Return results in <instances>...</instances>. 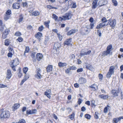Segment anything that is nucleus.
Masks as SVG:
<instances>
[{
	"label": "nucleus",
	"instance_id": "nucleus-1",
	"mask_svg": "<svg viewBox=\"0 0 123 123\" xmlns=\"http://www.w3.org/2000/svg\"><path fill=\"white\" fill-rule=\"evenodd\" d=\"M10 113L8 111H3L1 110L0 117L1 119H2L8 118L10 116Z\"/></svg>",
	"mask_w": 123,
	"mask_h": 123
},
{
	"label": "nucleus",
	"instance_id": "nucleus-2",
	"mask_svg": "<svg viewBox=\"0 0 123 123\" xmlns=\"http://www.w3.org/2000/svg\"><path fill=\"white\" fill-rule=\"evenodd\" d=\"M89 27V26L87 25L80 32V33L83 35H87L90 31Z\"/></svg>",
	"mask_w": 123,
	"mask_h": 123
},
{
	"label": "nucleus",
	"instance_id": "nucleus-3",
	"mask_svg": "<svg viewBox=\"0 0 123 123\" xmlns=\"http://www.w3.org/2000/svg\"><path fill=\"white\" fill-rule=\"evenodd\" d=\"M115 67L113 66H111L109 68L108 72L106 75L107 78H110L111 75L114 74Z\"/></svg>",
	"mask_w": 123,
	"mask_h": 123
},
{
	"label": "nucleus",
	"instance_id": "nucleus-4",
	"mask_svg": "<svg viewBox=\"0 0 123 123\" xmlns=\"http://www.w3.org/2000/svg\"><path fill=\"white\" fill-rule=\"evenodd\" d=\"M108 21V24H109L110 26L112 28H114L116 24V21L115 19L112 20L110 19Z\"/></svg>",
	"mask_w": 123,
	"mask_h": 123
},
{
	"label": "nucleus",
	"instance_id": "nucleus-5",
	"mask_svg": "<svg viewBox=\"0 0 123 123\" xmlns=\"http://www.w3.org/2000/svg\"><path fill=\"white\" fill-rule=\"evenodd\" d=\"M91 52V51L90 50H89L87 52H86L85 49H82L81 50L80 55V56L81 57L84 55H89Z\"/></svg>",
	"mask_w": 123,
	"mask_h": 123
},
{
	"label": "nucleus",
	"instance_id": "nucleus-6",
	"mask_svg": "<svg viewBox=\"0 0 123 123\" xmlns=\"http://www.w3.org/2000/svg\"><path fill=\"white\" fill-rule=\"evenodd\" d=\"M37 74L35 75V77L38 79H40L42 77V76L40 74L41 70L39 68L36 70Z\"/></svg>",
	"mask_w": 123,
	"mask_h": 123
},
{
	"label": "nucleus",
	"instance_id": "nucleus-7",
	"mask_svg": "<svg viewBox=\"0 0 123 123\" xmlns=\"http://www.w3.org/2000/svg\"><path fill=\"white\" fill-rule=\"evenodd\" d=\"M19 64L18 60V59H15L13 61H11V65H13L14 66H16Z\"/></svg>",
	"mask_w": 123,
	"mask_h": 123
},
{
	"label": "nucleus",
	"instance_id": "nucleus-8",
	"mask_svg": "<svg viewBox=\"0 0 123 123\" xmlns=\"http://www.w3.org/2000/svg\"><path fill=\"white\" fill-rule=\"evenodd\" d=\"M12 75L11 70L9 69L7 70L6 73V78L8 79H10Z\"/></svg>",
	"mask_w": 123,
	"mask_h": 123
},
{
	"label": "nucleus",
	"instance_id": "nucleus-9",
	"mask_svg": "<svg viewBox=\"0 0 123 123\" xmlns=\"http://www.w3.org/2000/svg\"><path fill=\"white\" fill-rule=\"evenodd\" d=\"M86 82V79L83 77L80 78L79 80V82L80 84H83L85 83Z\"/></svg>",
	"mask_w": 123,
	"mask_h": 123
},
{
	"label": "nucleus",
	"instance_id": "nucleus-10",
	"mask_svg": "<svg viewBox=\"0 0 123 123\" xmlns=\"http://www.w3.org/2000/svg\"><path fill=\"white\" fill-rule=\"evenodd\" d=\"M119 92L120 91L119 90H112L111 91V92L114 97H116L118 96V94L119 93Z\"/></svg>",
	"mask_w": 123,
	"mask_h": 123
},
{
	"label": "nucleus",
	"instance_id": "nucleus-11",
	"mask_svg": "<svg viewBox=\"0 0 123 123\" xmlns=\"http://www.w3.org/2000/svg\"><path fill=\"white\" fill-rule=\"evenodd\" d=\"M45 95L49 99L50 98L51 95V90H47L44 93Z\"/></svg>",
	"mask_w": 123,
	"mask_h": 123
},
{
	"label": "nucleus",
	"instance_id": "nucleus-12",
	"mask_svg": "<svg viewBox=\"0 0 123 123\" xmlns=\"http://www.w3.org/2000/svg\"><path fill=\"white\" fill-rule=\"evenodd\" d=\"M37 112V110L36 109H33L29 111H27L26 112V114H32L36 113Z\"/></svg>",
	"mask_w": 123,
	"mask_h": 123
},
{
	"label": "nucleus",
	"instance_id": "nucleus-13",
	"mask_svg": "<svg viewBox=\"0 0 123 123\" xmlns=\"http://www.w3.org/2000/svg\"><path fill=\"white\" fill-rule=\"evenodd\" d=\"M43 57L42 54L40 53H38L36 55V59L38 61H40Z\"/></svg>",
	"mask_w": 123,
	"mask_h": 123
},
{
	"label": "nucleus",
	"instance_id": "nucleus-14",
	"mask_svg": "<svg viewBox=\"0 0 123 123\" xmlns=\"http://www.w3.org/2000/svg\"><path fill=\"white\" fill-rule=\"evenodd\" d=\"M107 3V1L106 0H103L100 1L99 2V4L100 6L105 5Z\"/></svg>",
	"mask_w": 123,
	"mask_h": 123
},
{
	"label": "nucleus",
	"instance_id": "nucleus-15",
	"mask_svg": "<svg viewBox=\"0 0 123 123\" xmlns=\"http://www.w3.org/2000/svg\"><path fill=\"white\" fill-rule=\"evenodd\" d=\"M72 41V38H69L66 40L64 43V45H68L70 44Z\"/></svg>",
	"mask_w": 123,
	"mask_h": 123
},
{
	"label": "nucleus",
	"instance_id": "nucleus-16",
	"mask_svg": "<svg viewBox=\"0 0 123 123\" xmlns=\"http://www.w3.org/2000/svg\"><path fill=\"white\" fill-rule=\"evenodd\" d=\"M72 16L71 13H67L66 14L65 16L63 17L65 19H69L71 18Z\"/></svg>",
	"mask_w": 123,
	"mask_h": 123
},
{
	"label": "nucleus",
	"instance_id": "nucleus-17",
	"mask_svg": "<svg viewBox=\"0 0 123 123\" xmlns=\"http://www.w3.org/2000/svg\"><path fill=\"white\" fill-rule=\"evenodd\" d=\"M108 25V24H106L105 23H104V22H102L101 23H100L99 25H98L96 28L97 29H98L101 28L103 27L105 25Z\"/></svg>",
	"mask_w": 123,
	"mask_h": 123
},
{
	"label": "nucleus",
	"instance_id": "nucleus-18",
	"mask_svg": "<svg viewBox=\"0 0 123 123\" xmlns=\"http://www.w3.org/2000/svg\"><path fill=\"white\" fill-rule=\"evenodd\" d=\"M12 7L14 9H18L20 7L19 3H14L12 6Z\"/></svg>",
	"mask_w": 123,
	"mask_h": 123
},
{
	"label": "nucleus",
	"instance_id": "nucleus-19",
	"mask_svg": "<svg viewBox=\"0 0 123 123\" xmlns=\"http://www.w3.org/2000/svg\"><path fill=\"white\" fill-rule=\"evenodd\" d=\"M20 106L19 104L17 103L14 104L12 107V110L14 111L18 108Z\"/></svg>",
	"mask_w": 123,
	"mask_h": 123
},
{
	"label": "nucleus",
	"instance_id": "nucleus-20",
	"mask_svg": "<svg viewBox=\"0 0 123 123\" xmlns=\"http://www.w3.org/2000/svg\"><path fill=\"white\" fill-rule=\"evenodd\" d=\"M98 0H94L93 1L92 3V9H95L97 7V2Z\"/></svg>",
	"mask_w": 123,
	"mask_h": 123
},
{
	"label": "nucleus",
	"instance_id": "nucleus-21",
	"mask_svg": "<svg viewBox=\"0 0 123 123\" xmlns=\"http://www.w3.org/2000/svg\"><path fill=\"white\" fill-rule=\"evenodd\" d=\"M42 34L40 32H38L35 35V37L39 40H40L42 36Z\"/></svg>",
	"mask_w": 123,
	"mask_h": 123
},
{
	"label": "nucleus",
	"instance_id": "nucleus-22",
	"mask_svg": "<svg viewBox=\"0 0 123 123\" xmlns=\"http://www.w3.org/2000/svg\"><path fill=\"white\" fill-rule=\"evenodd\" d=\"M53 66L51 65H48L46 68L47 71V72H49L52 71L53 69Z\"/></svg>",
	"mask_w": 123,
	"mask_h": 123
},
{
	"label": "nucleus",
	"instance_id": "nucleus-23",
	"mask_svg": "<svg viewBox=\"0 0 123 123\" xmlns=\"http://www.w3.org/2000/svg\"><path fill=\"white\" fill-rule=\"evenodd\" d=\"M77 31L75 29H72L68 31L67 34L68 35H70L72 34L75 33Z\"/></svg>",
	"mask_w": 123,
	"mask_h": 123
},
{
	"label": "nucleus",
	"instance_id": "nucleus-24",
	"mask_svg": "<svg viewBox=\"0 0 123 123\" xmlns=\"http://www.w3.org/2000/svg\"><path fill=\"white\" fill-rule=\"evenodd\" d=\"M99 97V98H101L103 99H106L108 98V95H104V94H102L98 96Z\"/></svg>",
	"mask_w": 123,
	"mask_h": 123
},
{
	"label": "nucleus",
	"instance_id": "nucleus-25",
	"mask_svg": "<svg viewBox=\"0 0 123 123\" xmlns=\"http://www.w3.org/2000/svg\"><path fill=\"white\" fill-rule=\"evenodd\" d=\"M111 53L110 51L107 50L106 51L103 52V55L104 56H106L109 54H110Z\"/></svg>",
	"mask_w": 123,
	"mask_h": 123
},
{
	"label": "nucleus",
	"instance_id": "nucleus-26",
	"mask_svg": "<svg viewBox=\"0 0 123 123\" xmlns=\"http://www.w3.org/2000/svg\"><path fill=\"white\" fill-rule=\"evenodd\" d=\"M90 87L92 88L94 91L96 90L98 88V86L95 84L92 85Z\"/></svg>",
	"mask_w": 123,
	"mask_h": 123
},
{
	"label": "nucleus",
	"instance_id": "nucleus-27",
	"mask_svg": "<svg viewBox=\"0 0 123 123\" xmlns=\"http://www.w3.org/2000/svg\"><path fill=\"white\" fill-rule=\"evenodd\" d=\"M40 12L37 11H35L31 13V15L34 16H37L40 14Z\"/></svg>",
	"mask_w": 123,
	"mask_h": 123
},
{
	"label": "nucleus",
	"instance_id": "nucleus-28",
	"mask_svg": "<svg viewBox=\"0 0 123 123\" xmlns=\"http://www.w3.org/2000/svg\"><path fill=\"white\" fill-rule=\"evenodd\" d=\"M58 65L59 67H63L66 66L67 65V64L65 63L60 62L58 63Z\"/></svg>",
	"mask_w": 123,
	"mask_h": 123
},
{
	"label": "nucleus",
	"instance_id": "nucleus-29",
	"mask_svg": "<svg viewBox=\"0 0 123 123\" xmlns=\"http://www.w3.org/2000/svg\"><path fill=\"white\" fill-rule=\"evenodd\" d=\"M60 45L59 43H55L54 44V49H57L60 47Z\"/></svg>",
	"mask_w": 123,
	"mask_h": 123
},
{
	"label": "nucleus",
	"instance_id": "nucleus-30",
	"mask_svg": "<svg viewBox=\"0 0 123 123\" xmlns=\"http://www.w3.org/2000/svg\"><path fill=\"white\" fill-rule=\"evenodd\" d=\"M86 68L90 70H92L93 68L92 66L90 64H87L86 65Z\"/></svg>",
	"mask_w": 123,
	"mask_h": 123
},
{
	"label": "nucleus",
	"instance_id": "nucleus-31",
	"mask_svg": "<svg viewBox=\"0 0 123 123\" xmlns=\"http://www.w3.org/2000/svg\"><path fill=\"white\" fill-rule=\"evenodd\" d=\"M110 108V106L109 105H107V106L105 107L104 109V113H106L107 112L108 109Z\"/></svg>",
	"mask_w": 123,
	"mask_h": 123
},
{
	"label": "nucleus",
	"instance_id": "nucleus-32",
	"mask_svg": "<svg viewBox=\"0 0 123 123\" xmlns=\"http://www.w3.org/2000/svg\"><path fill=\"white\" fill-rule=\"evenodd\" d=\"M10 43V41L8 39H6L5 42V45L6 46L9 45Z\"/></svg>",
	"mask_w": 123,
	"mask_h": 123
},
{
	"label": "nucleus",
	"instance_id": "nucleus-33",
	"mask_svg": "<svg viewBox=\"0 0 123 123\" xmlns=\"http://www.w3.org/2000/svg\"><path fill=\"white\" fill-rule=\"evenodd\" d=\"M50 23V21H48L47 22L46 21L44 22V24L46 27L47 28H49V24Z\"/></svg>",
	"mask_w": 123,
	"mask_h": 123
},
{
	"label": "nucleus",
	"instance_id": "nucleus-34",
	"mask_svg": "<svg viewBox=\"0 0 123 123\" xmlns=\"http://www.w3.org/2000/svg\"><path fill=\"white\" fill-rule=\"evenodd\" d=\"M53 18L54 19L55 21H59V20L58 19V17L55 14H53L52 15Z\"/></svg>",
	"mask_w": 123,
	"mask_h": 123
},
{
	"label": "nucleus",
	"instance_id": "nucleus-35",
	"mask_svg": "<svg viewBox=\"0 0 123 123\" xmlns=\"http://www.w3.org/2000/svg\"><path fill=\"white\" fill-rule=\"evenodd\" d=\"M19 17V18L18 21L19 23H20L22 22L23 21V17L22 14H21L20 15Z\"/></svg>",
	"mask_w": 123,
	"mask_h": 123
},
{
	"label": "nucleus",
	"instance_id": "nucleus-36",
	"mask_svg": "<svg viewBox=\"0 0 123 123\" xmlns=\"http://www.w3.org/2000/svg\"><path fill=\"white\" fill-rule=\"evenodd\" d=\"M28 70V68L26 67H24L23 69V73L25 74L27 71Z\"/></svg>",
	"mask_w": 123,
	"mask_h": 123
},
{
	"label": "nucleus",
	"instance_id": "nucleus-37",
	"mask_svg": "<svg viewBox=\"0 0 123 123\" xmlns=\"http://www.w3.org/2000/svg\"><path fill=\"white\" fill-rule=\"evenodd\" d=\"M101 21L102 22H104V23H105L107 22L108 21V20H106V18L104 17L103 18L101 19Z\"/></svg>",
	"mask_w": 123,
	"mask_h": 123
},
{
	"label": "nucleus",
	"instance_id": "nucleus-38",
	"mask_svg": "<svg viewBox=\"0 0 123 123\" xmlns=\"http://www.w3.org/2000/svg\"><path fill=\"white\" fill-rule=\"evenodd\" d=\"M9 17L10 16L9 15L5 14L4 15V19L5 20H7L9 19Z\"/></svg>",
	"mask_w": 123,
	"mask_h": 123
},
{
	"label": "nucleus",
	"instance_id": "nucleus-39",
	"mask_svg": "<svg viewBox=\"0 0 123 123\" xmlns=\"http://www.w3.org/2000/svg\"><path fill=\"white\" fill-rule=\"evenodd\" d=\"M91 105L92 107L95 106V101L93 99L91 101Z\"/></svg>",
	"mask_w": 123,
	"mask_h": 123
},
{
	"label": "nucleus",
	"instance_id": "nucleus-40",
	"mask_svg": "<svg viewBox=\"0 0 123 123\" xmlns=\"http://www.w3.org/2000/svg\"><path fill=\"white\" fill-rule=\"evenodd\" d=\"M44 29V27L43 25L40 26L38 28V30L40 31H42Z\"/></svg>",
	"mask_w": 123,
	"mask_h": 123
},
{
	"label": "nucleus",
	"instance_id": "nucleus-41",
	"mask_svg": "<svg viewBox=\"0 0 123 123\" xmlns=\"http://www.w3.org/2000/svg\"><path fill=\"white\" fill-rule=\"evenodd\" d=\"M21 35V33L19 32H16L15 34V35L16 36H19Z\"/></svg>",
	"mask_w": 123,
	"mask_h": 123
},
{
	"label": "nucleus",
	"instance_id": "nucleus-42",
	"mask_svg": "<svg viewBox=\"0 0 123 123\" xmlns=\"http://www.w3.org/2000/svg\"><path fill=\"white\" fill-rule=\"evenodd\" d=\"M112 48V45H110L108 46L107 48V50H109L111 51V49Z\"/></svg>",
	"mask_w": 123,
	"mask_h": 123
},
{
	"label": "nucleus",
	"instance_id": "nucleus-43",
	"mask_svg": "<svg viewBox=\"0 0 123 123\" xmlns=\"http://www.w3.org/2000/svg\"><path fill=\"white\" fill-rule=\"evenodd\" d=\"M11 13V11L10 10H8L6 11V14L9 16Z\"/></svg>",
	"mask_w": 123,
	"mask_h": 123
},
{
	"label": "nucleus",
	"instance_id": "nucleus-44",
	"mask_svg": "<svg viewBox=\"0 0 123 123\" xmlns=\"http://www.w3.org/2000/svg\"><path fill=\"white\" fill-rule=\"evenodd\" d=\"M112 2L113 4V5L115 6H116L117 5V1L116 0H112Z\"/></svg>",
	"mask_w": 123,
	"mask_h": 123
},
{
	"label": "nucleus",
	"instance_id": "nucleus-45",
	"mask_svg": "<svg viewBox=\"0 0 123 123\" xmlns=\"http://www.w3.org/2000/svg\"><path fill=\"white\" fill-rule=\"evenodd\" d=\"M119 121L118 119L117 118H114L113 119V123H117Z\"/></svg>",
	"mask_w": 123,
	"mask_h": 123
},
{
	"label": "nucleus",
	"instance_id": "nucleus-46",
	"mask_svg": "<svg viewBox=\"0 0 123 123\" xmlns=\"http://www.w3.org/2000/svg\"><path fill=\"white\" fill-rule=\"evenodd\" d=\"M85 118L88 119H90L91 118V116L89 114H86L85 115Z\"/></svg>",
	"mask_w": 123,
	"mask_h": 123
},
{
	"label": "nucleus",
	"instance_id": "nucleus-47",
	"mask_svg": "<svg viewBox=\"0 0 123 123\" xmlns=\"http://www.w3.org/2000/svg\"><path fill=\"white\" fill-rule=\"evenodd\" d=\"M30 50L29 48V47L27 46L26 47L25 49V53H28L29 52Z\"/></svg>",
	"mask_w": 123,
	"mask_h": 123
},
{
	"label": "nucleus",
	"instance_id": "nucleus-48",
	"mask_svg": "<svg viewBox=\"0 0 123 123\" xmlns=\"http://www.w3.org/2000/svg\"><path fill=\"white\" fill-rule=\"evenodd\" d=\"M73 3V1L71 0H69L68 2V6H71Z\"/></svg>",
	"mask_w": 123,
	"mask_h": 123
},
{
	"label": "nucleus",
	"instance_id": "nucleus-49",
	"mask_svg": "<svg viewBox=\"0 0 123 123\" xmlns=\"http://www.w3.org/2000/svg\"><path fill=\"white\" fill-rule=\"evenodd\" d=\"M25 121L23 119H22L20 120L17 123H25Z\"/></svg>",
	"mask_w": 123,
	"mask_h": 123
},
{
	"label": "nucleus",
	"instance_id": "nucleus-50",
	"mask_svg": "<svg viewBox=\"0 0 123 123\" xmlns=\"http://www.w3.org/2000/svg\"><path fill=\"white\" fill-rule=\"evenodd\" d=\"M119 37L120 39H123V33L120 34L119 35Z\"/></svg>",
	"mask_w": 123,
	"mask_h": 123
},
{
	"label": "nucleus",
	"instance_id": "nucleus-51",
	"mask_svg": "<svg viewBox=\"0 0 123 123\" xmlns=\"http://www.w3.org/2000/svg\"><path fill=\"white\" fill-rule=\"evenodd\" d=\"M36 53L35 52H33L31 54V56L32 58H35V57Z\"/></svg>",
	"mask_w": 123,
	"mask_h": 123
},
{
	"label": "nucleus",
	"instance_id": "nucleus-52",
	"mask_svg": "<svg viewBox=\"0 0 123 123\" xmlns=\"http://www.w3.org/2000/svg\"><path fill=\"white\" fill-rule=\"evenodd\" d=\"M71 70L69 68L65 70V73L66 74H68L70 72Z\"/></svg>",
	"mask_w": 123,
	"mask_h": 123
},
{
	"label": "nucleus",
	"instance_id": "nucleus-53",
	"mask_svg": "<svg viewBox=\"0 0 123 123\" xmlns=\"http://www.w3.org/2000/svg\"><path fill=\"white\" fill-rule=\"evenodd\" d=\"M83 71V69L82 68H80L78 69L77 70V72L78 73H79L80 72H82Z\"/></svg>",
	"mask_w": 123,
	"mask_h": 123
},
{
	"label": "nucleus",
	"instance_id": "nucleus-54",
	"mask_svg": "<svg viewBox=\"0 0 123 123\" xmlns=\"http://www.w3.org/2000/svg\"><path fill=\"white\" fill-rule=\"evenodd\" d=\"M87 26H89V28L90 29H92L94 26V24L93 23H91L90 25Z\"/></svg>",
	"mask_w": 123,
	"mask_h": 123
},
{
	"label": "nucleus",
	"instance_id": "nucleus-55",
	"mask_svg": "<svg viewBox=\"0 0 123 123\" xmlns=\"http://www.w3.org/2000/svg\"><path fill=\"white\" fill-rule=\"evenodd\" d=\"M98 112H95L94 115V117L95 118L98 119V116L97 115Z\"/></svg>",
	"mask_w": 123,
	"mask_h": 123
},
{
	"label": "nucleus",
	"instance_id": "nucleus-56",
	"mask_svg": "<svg viewBox=\"0 0 123 123\" xmlns=\"http://www.w3.org/2000/svg\"><path fill=\"white\" fill-rule=\"evenodd\" d=\"M57 35L59 40L60 41H61L62 38V36L60 34L58 33H57Z\"/></svg>",
	"mask_w": 123,
	"mask_h": 123
},
{
	"label": "nucleus",
	"instance_id": "nucleus-57",
	"mask_svg": "<svg viewBox=\"0 0 123 123\" xmlns=\"http://www.w3.org/2000/svg\"><path fill=\"white\" fill-rule=\"evenodd\" d=\"M71 70H75L77 69V68L75 66H72L69 67Z\"/></svg>",
	"mask_w": 123,
	"mask_h": 123
},
{
	"label": "nucleus",
	"instance_id": "nucleus-58",
	"mask_svg": "<svg viewBox=\"0 0 123 123\" xmlns=\"http://www.w3.org/2000/svg\"><path fill=\"white\" fill-rule=\"evenodd\" d=\"M7 87V86L6 85L2 84H0V88L6 87Z\"/></svg>",
	"mask_w": 123,
	"mask_h": 123
},
{
	"label": "nucleus",
	"instance_id": "nucleus-59",
	"mask_svg": "<svg viewBox=\"0 0 123 123\" xmlns=\"http://www.w3.org/2000/svg\"><path fill=\"white\" fill-rule=\"evenodd\" d=\"M7 35H6V34L5 33H3L2 37V38L3 39H5L7 37Z\"/></svg>",
	"mask_w": 123,
	"mask_h": 123
},
{
	"label": "nucleus",
	"instance_id": "nucleus-60",
	"mask_svg": "<svg viewBox=\"0 0 123 123\" xmlns=\"http://www.w3.org/2000/svg\"><path fill=\"white\" fill-rule=\"evenodd\" d=\"M9 32V30L8 29H6L5 30V31L3 33L6 34V35H8Z\"/></svg>",
	"mask_w": 123,
	"mask_h": 123
},
{
	"label": "nucleus",
	"instance_id": "nucleus-61",
	"mask_svg": "<svg viewBox=\"0 0 123 123\" xmlns=\"http://www.w3.org/2000/svg\"><path fill=\"white\" fill-rule=\"evenodd\" d=\"M9 51V52H12L13 51L12 48L11 46H9L8 47Z\"/></svg>",
	"mask_w": 123,
	"mask_h": 123
},
{
	"label": "nucleus",
	"instance_id": "nucleus-62",
	"mask_svg": "<svg viewBox=\"0 0 123 123\" xmlns=\"http://www.w3.org/2000/svg\"><path fill=\"white\" fill-rule=\"evenodd\" d=\"M76 7V3H73L72 4V6L71 8H75Z\"/></svg>",
	"mask_w": 123,
	"mask_h": 123
},
{
	"label": "nucleus",
	"instance_id": "nucleus-63",
	"mask_svg": "<svg viewBox=\"0 0 123 123\" xmlns=\"http://www.w3.org/2000/svg\"><path fill=\"white\" fill-rule=\"evenodd\" d=\"M4 29V26L3 25L0 26V31L2 32Z\"/></svg>",
	"mask_w": 123,
	"mask_h": 123
},
{
	"label": "nucleus",
	"instance_id": "nucleus-64",
	"mask_svg": "<svg viewBox=\"0 0 123 123\" xmlns=\"http://www.w3.org/2000/svg\"><path fill=\"white\" fill-rule=\"evenodd\" d=\"M70 118L71 120H73L74 118V114H72L70 116Z\"/></svg>",
	"mask_w": 123,
	"mask_h": 123
}]
</instances>
